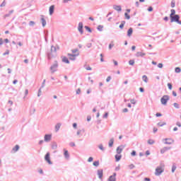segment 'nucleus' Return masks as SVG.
Masks as SVG:
<instances>
[{
	"label": "nucleus",
	"mask_w": 181,
	"mask_h": 181,
	"mask_svg": "<svg viewBox=\"0 0 181 181\" xmlns=\"http://www.w3.org/2000/svg\"><path fill=\"white\" fill-rule=\"evenodd\" d=\"M163 172H165V164L160 163V165L156 168L155 175L160 176Z\"/></svg>",
	"instance_id": "f257e3e1"
},
{
	"label": "nucleus",
	"mask_w": 181,
	"mask_h": 181,
	"mask_svg": "<svg viewBox=\"0 0 181 181\" xmlns=\"http://www.w3.org/2000/svg\"><path fill=\"white\" fill-rule=\"evenodd\" d=\"M57 52V49L56 48V47L52 45L51 47L50 52H47V57L49 60H50V59H53V57H55Z\"/></svg>",
	"instance_id": "f03ea898"
},
{
	"label": "nucleus",
	"mask_w": 181,
	"mask_h": 181,
	"mask_svg": "<svg viewBox=\"0 0 181 181\" xmlns=\"http://www.w3.org/2000/svg\"><path fill=\"white\" fill-rule=\"evenodd\" d=\"M57 69H59V62H57V61H54V62L52 64V65L49 68L51 74H54V73L57 71Z\"/></svg>",
	"instance_id": "7ed1b4c3"
},
{
	"label": "nucleus",
	"mask_w": 181,
	"mask_h": 181,
	"mask_svg": "<svg viewBox=\"0 0 181 181\" xmlns=\"http://www.w3.org/2000/svg\"><path fill=\"white\" fill-rule=\"evenodd\" d=\"M170 100V97L168 95H164L161 99L160 103L163 104V105H166L168 104V101Z\"/></svg>",
	"instance_id": "20e7f679"
},
{
	"label": "nucleus",
	"mask_w": 181,
	"mask_h": 181,
	"mask_svg": "<svg viewBox=\"0 0 181 181\" xmlns=\"http://www.w3.org/2000/svg\"><path fill=\"white\" fill-rule=\"evenodd\" d=\"M77 56H80L79 52H78L76 54H70V53L68 54L69 60H72V61L76 60V57H77Z\"/></svg>",
	"instance_id": "39448f33"
},
{
	"label": "nucleus",
	"mask_w": 181,
	"mask_h": 181,
	"mask_svg": "<svg viewBox=\"0 0 181 181\" xmlns=\"http://www.w3.org/2000/svg\"><path fill=\"white\" fill-rule=\"evenodd\" d=\"M45 160H46V162H47V163H49V165H53V163L52 162V160H50V153L47 152L45 156Z\"/></svg>",
	"instance_id": "423d86ee"
},
{
	"label": "nucleus",
	"mask_w": 181,
	"mask_h": 181,
	"mask_svg": "<svg viewBox=\"0 0 181 181\" xmlns=\"http://www.w3.org/2000/svg\"><path fill=\"white\" fill-rule=\"evenodd\" d=\"M180 16L179 15H175V18L172 19L171 23L176 22L178 23V25H181V21H180Z\"/></svg>",
	"instance_id": "0eeeda50"
},
{
	"label": "nucleus",
	"mask_w": 181,
	"mask_h": 181,
	"mask_svg": "<svg viewBox=\"0 0 181 181\" xmlns=\"http://www.w3.org/2000/svg\"><path fill=\"white\" fill-rule=\"evenodd\" d=\"M83 22H80L78 25V30L81 35H83L84 33V30H83Z\"/></svg>",
	"instance_id": "6e6552de"
},
{
	"label": "nucleus",
	"mask_w": 181,
	"mask_h": 181,
	"mask_svg": "<svg viewBox=\"0 0 181 181\" xmlns=\"http://www.w3.org/2000/svg\"><path fill=\"white\" fill-rule=\"evenodd\" d=\"M171 13L170 14V22H172V20L175 18H176V11L175 9H171L170 11Z\"/></svg>",
	"instance_id": "1a4fd4ad"
},
{
	"label": "nucleus",
	"mask_w": 181,
	"mask_h": 181,
	"mask_svg": "<svg viewBox=\"0 0 181 181\" xmlns=\"http://www.w3.org/2000/svg\"><path fill=\"white\" fill-rule=\"evenodd\" d=\"M45 142H50L52 141V134H45L44 136Z\"/></svg>",
	"instance_id": "9d476101"
},
{
	"label": "nucleus",
	"mask_w": 181,
	"mask_h": 181,
	"mask_svg": "<svg viewBox=\"0 0 181 181\" xmlns=\"http://www.w3.org/2000/svg\"><path fill=\"white\" fill-rule=\"evenodd\" d=\"M98 176L100 180H103V169L98 170Z\"/></svg>",
	"instance_id": "9b49d317"
},
{
	"label": "nucleus",
	"mask_w": 181,
	"mask_h": 181,
	"mask_svg": "<svg viewBox=\"0 0 181 181\" xmlns=\"http://www.w3.org/2000/svg\"><path fill=\"white\" fill-rule=\"evenodd\" d=\"M124 148H125V146H124L123 145L118 146L116 149L117 153H118V155H119V153H122Z\"/></svg>",
	"instance_id": "f8f14e48"
},
{
	"label": "nucleus",
	"mask_w": 181,
	"mask_h": 181,
	"mask_svg": "<svg viewBox=\"0 0 181 181\" xmlns=\"http://www.w3.org/2000/svg\"><path fill=\"white\" fill-rule=\"evenodd\" d=\"M116 176L117 173H114L112 175L109 177L108 181H117V178L115 177Z\"/></svg>",
	"instance_id": "ddd939ff"
},
{
	"label": "nucleus",
	"mask_w": 181,
	"mask_h": 181,
	"mask_svg": "<svg viewBox=\"0 0 181 181\" xmlns=\"http://www.w3.org/2000/svg\"><path fill=\"white\" fill-rule=\"evenodd\" d=\"M113 9L117 12H121L122 11V7L118 5H113Z\"/></svg>",
	"instance_id": "4468645a"
},
{
	"label": "nucleus",
	"mask_w": 181,
	"mask_h": 181,
	"mask_svg": "<svg viewBox=\"0 0 181 181\" xmlns=\"http://www.w3.org/2000/svg\"><path fill=\"white\" fill-rule=\"evenodd\" d=\"M40 22L42 23V28H45V26H46L47 25V22H46V20L45 19L44 16H41Z\"/></svg>",
	"instance_id": "2eb2a0df"
},
{
	"label": "nucleus",
	"mask_w": 181,
	"mask_h": 181,
	"mask_svg": "<svg viewBox=\"0 0 181 181\" xmlns=\"http://www.w3.org/2000/svg\"><path fill=\"white\" fill-rule=\"evenodd\" d=\"M164 141H165V142H164L165 145H172L173 144L172 139H165Z\"/></svg>",
	"instance_id": "dca6fc26"
},
{
	"label": "nucleus",
	"mask_w": 181,
	"mask_h": 181,
	"mask_svg": "<svg viewBox=\"0 0 181 181\" xmlns=\"http://www.w3.org/2000/svg\"><path fill=\"white\" fill-rule=\"evenodd\" d=\"M64 156L65 158V159H70V154H69V151L64 149Z\"/></svg>",
	"instance_id": "f3484780"
},
{
	"label": "nucleus",
	"mask_w": 181,
	"mask_h": 181,
	"mask_svg": "<svg viewBox=\"0 0 181 181\" xmlns=\"http://www.w3.org/2000/svg\"><path fill=\"white\" fill-rule=\"evenodd\" d=\"M136 57H144V56H146V53L138 52L135 54Z\"/></svg>",
	"instance_id": "a211bd4d"
},
{
	"label": "nucleus",
	"mask_w": 181,
	"mask_h": 181,
	"mask_svg": "<svg viewBox=\"0 0 181 181\" xmlns=\"http://www.w3.org/2000/svg\"><path fill=\"white\" fill-rule=\"evenodd\" d=\"M49 15L52 16L53 13H54V5L50 6L49 7Z\"/></svg>",
	"instance_id": "6ab92c4d"
},
{
	"label": "nucleus",
	"mask_w": 181,
	"mask_h": 181,
	"mask_svg": "<svg viewBox=\"0 0 181 181\" xmlns=\"http://www.w3.org/2000/svg\"><path fill=\"white\" fill-rule=\"evenodd\" d=\"M134 32V30L132 29V28H130L128 30H127V36L129 37H131V36H132V33Z\"/></svg>",
	"instance_id": "aec40b11"
},
{
	"label": "nucleus",
	"mask_w": 181,
	"mask_h": 181,
	"mask_svg": "<svg viewBox=\"0 0 181 181\" xmlns=\"http://www.w3.org/2000/svg\"><path fill=\"white\" fill-rule=\"evenodd\" d=\"M19 145H16L13 148L11 152H13L15 153V152H18L19 151Z\"/></svg>",
	"instance_id": "412c9836"
},
{
	"label": "nucleus",
	"mask_w": 181,
	"mask_h": 181,
	"mask_svg": "<svg viewBox=\"0 0 181 181\" xmlns=\"http://www.w3.org/2000/svg\"><path fill=\"white\" fill-rule=\"evenodd\" d=\"M63 63H66V64H70V61H69V59L66 57H64L62 58Z\"/></svg>",
	"instance_id": "4be33fe9"
},
{
	"label": "nucleus",
	"mask_w": 181,
	"mask_h": 181,
	"mask_svg": "<svg viewBox=\"0 0 181 181\" xmlns=\"http://www.w3.org/2000/svg\"><path fill=\"white\" fill-rule=\"evenodd\" d=\"M60 127H62V124L57 123L55 125V132H59V129H60Z\"/></svg>",
	"instance_id": "5701e85b"
},
{
	"label": "nucleus",
	"mask_w": 181,
	"mask_h": 181,
	"mask_svg": "<svg viewBox=\"0 0 181 181\" xmlns=\"http://www.w3.org/2000/svg\"><path fill=\"white\" fill-rule=\"evenodd\" d=\"M170 149V147H164L160 150V153H165L166 151H169Z\"/></svg>",
	"instance_id": "b1692460"
},
{
	"label": "nucleus",
	"mask_w": 181,
	"mask_h": 181,
	"mask_svg": "<svg viewBox=\"0 0 181 181\" xmlns=\"http://www.w3.org/2000/svg\"><path fill=\"white\" fill-rule=\"evenodd\" d=\"M114 145V138L110 139L109 141V147L112 148V146Z\"/></svg>",
	"instance_id": "393cba45"
},
{
	"label": "nucleus",
	"mask_w": 181,
	"mask_h": 181,
	"mask_svg": "<svg viewBox=\"0 0 181 181\" xmlns=\"http://www.w3.org/2000/svg\"><path fill=\"white\" fill-rule=\"evenodd\" d=\"M121 158H122V156L121 155H115V159H116V162H119V160H121Z\"/></svg>",
	"instance_id": "a878e982"
},
{
	"label": "nucleus",
	"mask_w": 181,
	"mask_h": 181,
	"mask_svg": "<svg viewBox=\"0 0 181 181\" xmlns=\"http://www.w3.org/2000/svg\"><path fill=\"white\" fill-rule=\"evenodd\" d=\"M97 29H98V30H99V32H103V29H104V25H99L97 27Z\"/></svg>",
	"instance_id": "bb28decb"
},
{
	"label": "nucleus",
	"mask_w": 181,
	"mask_h": 181,
	"mask_svg": "<svg viewBox=\"0 0 181 181\" xmlns=\"http://www.w3.org/2000/svg\"><path fill=\"white\" fill-rule=\"evenodd\" d=\"M52 149H57V143H56V142L52 143Z\"/></svg>",
	"instance_id": "cd10ccee"
},
{
	"label": "nucleus",
	"mask_w": 181,
	"mask_h": 181,
	"mask_svg": "<svg viewBox=\"0 0 181 181\" xmlns=\"http://www.w3.org/2000/svg\"><path fill=\"white\" fill-rule=\"evenodd\" d=\"M142 80L144 81V83H148V76H146V75H144L142 76Z\"/></svg>",
	"instance_id": "c85d7f7f"
},
{
	"label": "nucleus",
	"mask_w": 181,
	"mask_h": 181,
	"mask_svg": "<svg viewBox=\"0 0 181 181\" xmlns=\"http://www.w3.org/2000/svg\"><path fill=\"white\" fill-rule=\"evenodd\" d=\"M93 166H96V167L100 166V161H98V160L94 161L93 162Z\"/></svg>",
	"instance_id": "c756f323"
},
{
	"label": "nucleus",
	"mask_w": 181,
	"mask_h": 181,
	"mask_svg": "<svg viewBox=\"0 0 181 181\" xmlns=\"http://www.w3.org/2000/svg\"><path fill=\"white\" fill-rule=\"evenodd\" d=\"M99 149H100V151H105V148H104V146H103V144H100L98 146Z\"/></svg>",
	"instance_id": "7c9ffc66"
},
{
	"label": "nucleus",
	"mask_w": 181,
	"mask_h": 181,
	"mask_svg": "<svg viewBox=\"0 0 181 181\" xmlns=\"http://www.w3.org/2000/svg\"><path fill=\"white\" fill-rule=\"evenodd\" d=\"M129 64L130 66H134V64H135V61L134 59L129 60Z\"/></svg>",
	"instance_id": "2f4dec72"
},
{
	"label": "nucleus",
	"mask_w": 181,
	"mask_h": 181,
	"mask_svg": "<svg viewBox=\"0 0 181 181\" xmlns=\"http://www.w3.org/2000/svg\"><path fill=\"white\" fill-rule=\"evenodd\" d=\"M124 16L126 19H128V20L131 19V16H129L128 13H124Z\"/></svg>",
	"instance_id": "473e14b6"
},
{
	"label": "nucleus",
	"mask_w": 181,
	"mask_h": 181,
	"mask_svg": "<svg viewBox=\"0 0 181 181\" xmlns=\"http://www.w3.org/2000/svg\"><path fill=\"white\" fill-rule=\"evenodd\" d=\"M46 86V79H44L41 86V88H44V87Z\"/></svg>",
	"instance_id": "72a5a7b5"
},
{
	"label": "nucleus",
	"mask_w": 181,
	"mask_h": 181,
	"mask_svg": "<svg viewBox=\"0 0 181 181\" xmlns=\"http://www.w3.org/2000/svg\"><path fill=\"white\" fill-rule=\"evenodd\" d=\"M173 105H174L175 108H177V110H179V108H180V106L178 105L177 103H175L173 104Z\"/></svg>",
	"instance_id": "f704fd0d"
},
{
	"label": "nucleus",
	"mask_w": 181,
	"mask_h": 181,
	"mask_svg": "<svg viewBox=\"0 0 181 181\" xmlns=\"http://www.w3.org/2000/svg\"><path fill=\"white\" fill-rule=\"evenodd\" d=\"M85 29L89 32V33H91V28L87 25L85 26Z\"/></svg>",
	"instance_id": "c9c22d12"
},
{
	"label": "nucleus",
	"mask_w": 181,
	"mask_h": 181,
	"mask_svg": "<svg viewBox=\"0 0 181 181\" xmlns=\"http://www.w3.org/2000/svg\"><path fill=\"white\" fill-rule=\"evenodd\" d=\"M148 144H149V145H153V144H155V141L152 139H149L148 141Z\"/></svg>",
	"instance_id": "e433bc0d"
},
{
	"label": "nucleus",
	"mask_w": 181,
	"mask_h": 181,
	"mask_svg": "<svg viewBox=\"0 0 181 181\" xmlns=\"http://www.w3.org/2000/svg\"><path fill=\"white\" fill-rule=\"evenodd\" d=\"M40 95H42V88H40L37 93V97H40Z\"/></svg>",
	"instance_id": "4c0bfd02"
},
{
	"label": "nucleus",
	"mask_w": 181,
	"mask_h": 181,
	"mask_svg": "<svg viewBox=\"0 0 181 181\" xmlns=\"http://www.w3.org/2000/svg\"><path fill=\"white\" fill-rule=\"evenodd\" d=\"M157 125H158V127H163V125H166V122H163V123L158 122Z\"/></svg>",
	"instance_id": "58836bf2"
},
{
	"label": "nucleus",
	"mask_w": 181,
	"mask_h": 181,
	"mask_svg": "<svg viewBox=\"0 0 181 181\" xmlns=\"http://www.w3.org/2000/svg\"><path fill=\"white\" fill-rule=\"evenodd\" d=\"M181 69L180 67H176L175 68V73H180Z\"/></svg>",
	"instance_id": "ea45409f"
},
{
	"label": "nucleus",
	"mask_w": 181,
	"mask_h": 181,
	"mask_svg": "<svg viewBox=\"0 0 181 181\" xmlns=\"http://www.w3.org/2000/svg\"><path fill=\"white\" fill-rule=\"evenodd\" d=\"M175 0H172V1H171V8H175Z\"/></svg>",
	"instance_id": "a19ab883"
},
{
	"label": "nucleus",
	"mask_w": 181,
	"mask_h": 181,
	"mask_svg": "<svg viewBox=\"0 0 181 181\" xmlns=\"http://www.w3.org/2000/svg\"><path fill=\"white\" fill-rule=\"evenodd\" d=\"M72 53L74 54L75 53H78V49H75L71 50Z\"/></svg>",
	"instance_id": "79ce46f5"
},
{
	"label": "nucleus",
	"mask_w": 181,
	"mask_h": 181,
	"mask_svg": "<svg viewBox=\"0 0 181 181\" xmlns=\"http://www.w3.org/2000/svg\"><path fill=\"white\" fill-rule=\"evenodd\" d=\"M6 5V2H5V1H4L1 4L0 6H1V8H2V7H4V6H5Z\"/></svg>",
	"instance_id": "37998d69"
},
{
	"label": "nucleus",
	"mask_w": 181,
	"mask_h": 181,
	"mask_svg": "<svg viewBox=\"0 0 181 181\" xmlns=\"http://www.w3.org/2000/svg\"><path fill=\"white\" fill-rule=\"evenodd\" d=\"M112 47H114V44L113 43H110L109 45V50H111V49H112Z\"/></svg>",
	"instance_id": "c03bdc74"
},
{
	"label": "nucleus",
	"mask_w": 181,
	"mask_h": 181,
	"mask_svg": "<svg viewBox=\"0 0 181 181\" xmlns=\"http://www.w3.org/2000/svg\"><path fill=\"white\" fill-rule=\"evenodd\" d=\"M158 69H162V68L163 67V64L159 63V64H158Z\"/></svg>",
	"instance_id": "a18cd8bd"
},
{
	"label": "nucleus",
	"mask_w": 181,
	"mask_h": 181,
	"mask_svg": "<svg viewBox=\"0 0 181 181\" xmlns=\"http://www.w3.org/2000/svg\"><path fill=\"white\" fill-rule=\"evenodd\" d=\"M36 23H35V21H30V23H29L30 26H33Z\"/></svg>",
	"instance_id": "49530a36"
},
{
	"label": "nucleus",
	"mask_w": 181,
	"mask_h": 181,
	"mask_svg": "<svg viewBox=\"0 0 181 181\" xmlns=\"http://www.w3.org/2000/svg\"><path fill=\"white\" fill-rule=\"evenodd\" d=\"M175 170H176V166L175 165H173V167H172V173H174Z\"/></svg>",
	"instance_id": "de8ad7c7"
},
{
	"label": "nucleus",
	"mask_w": 181,
	"mask_h": 181,
	"mask_svg": "<svg viewBox=\"0 0 181 181\" xmlns=\"http://www.w3.org/2000/svg\"><path fill=\"white\" fill-rule=\"evenodd\" d=\"M91 46H93V44H91V43L86 44V47H88V49H90L91 47Z\"/></svg>",
	"instance_id": "09e8293b"
},
{
	"label": "nucleus",
	"mask_w": 181,
	"mask_h": 181,
	"mask_svg": "<svg viewBox=\"0 0 181 181\" xmlns=\"http://www.w3.org/2000/svg\"><path fill=\"white\" fill-rule=\"evenodd\" d=\"M106 81L107 83H110V81H111V76H107V78H106Z\"/></svg>",
	"instance_id": "8fccbe9b"
},
{
	"label": "nucleus",
	"mask_w": 181,
	"mask_h": 181,
	"mask_svg": "<svg viewBox=\"0 0 181 181\" xmlns=\"http://www.w3.org/2000/svg\"><path fill=\"white\" fill-rule=\"evenodd\" d=\"M130 103H131L132 104H136V102H135V99H131V100H130Z\"/></svg>",
	"instance_id": "3c124183"
},
{
	"label": "nucleus",
	"mask_w": 181,
	"mask_h": 181,
	"mask_svg": "<svg viewBox=\"0 0 181 181\" xmlns=\"http://www.w3.org/2000/svg\"><path fill=\"white\" fill-rule=\"evenodd\" d=\"M131 155H132V156H135L136 155V151H133L131 153Z\"/></svg>",
	"instance_id": "603ef678"
},
{
	"label": "nucleus",
	"mask_w": 181,
	"mask_h": 181,
	"mask_svg": "<svg viewBox=\"0 0 181 181\" xmlns=\"http://www.w3.org/2000/svg\"><path fill=\"white\" fill-rule=\"evenodd\" d=\"M168 88H169L170 90H172V83H168Z\"/></svg>",
	"instance_id": "864d4df0"
},
{
	"label": "nucleus",
	"mask_w": 181,
	"mask_h": 181,
	"mask_svg": "<svg viewBox=\"0 0 181 181\" xmlns=\"http://www.w3.org/2000/svg\"><path fill=\"white\" fill-rule=\"evenodd\" d=\"M129 169H134L135 168V165L134 164H131L129 165Z\"/></svg>",
	"instance_id": "5fc2aeb1"
},
{
	"label": "nucleus",
	"mask_w": 181,
	"mask_h": 181,
	"mask_svg": "<svg viewBox=\"0 0 181 181\" xmlns=\"http://www.w3.org/2000/svg\"><path fill=\"white\" fill-rule=\"evenodd\" d=\"M148 12H152L153 11V8L152 6L148 7Z\"/></svg>",
	"instance_id": "6e6d98bb"
},
{
	"label": "nucleus",
	"mask_w": 181,
	"mask_h": 181,
	"mask_svg": "<svg viewBox=\"0 0 181 181\" xmlns=\"http://www.w3.org/2000/svg\"><path fill=\"white\" fill-rule=\"evenodd\" d=\"M139 91L140 93H145V89H144V88H140Z\"/></svg>",
	"instance_id": "4d7b16f0"
},
{
	"label": "nucleus",
	"mask_w": 181,
	"mask_h": 181,
	"mask_svg": "<svg viewBox=\"0 0 181 181\" xmlns=\"http://www.w3.org/2000/svg\"><path fill=\"white\" fill-rule=\"evenodd\" d=\"M81 93V89L78 88V89L76 90V94H80Z\"/></svg>",
	"instance_id": "13d9d810"
},
{
	"label": "nucleus",
	"mask_w": 181,
	"mask_h": 181,
	"mask_svg": "<svg viewBox=\"0 0 181 181\" xmlns=\"http://www.w3.org/2000/svg\"><path fill=\"white\" fill-rule=\"evenodd\" d=\"M173 95L174 97H177V93H176V92L175 90L173 91Z\"/></svg>",
	"instance_id": "bf43d9fd"
},
{
	"label": "nucleus",
	"mask_w": 181,
	"mask_h": 181,
	"mask_svg": "<svg viewBox=\"0 0 181 181\" xmlns=\"http://www.w3.org/2000/svg\"><path fill=\"white\" fill-rule=\"evenodd\" d=\"M93 157H90V158L88 159V162H93Z\"/></svg>",
	"instance_id": "052dcab7"
},
{
	"label": "nucleus",
	"mask_w": 181,
	"mask_h": 181,
	"mask_svg": "<svg viewBox=\"0 0 181 181\" xmlns=\"http://www.w3.org/2000/svg\"><path fill=\"white\" fill-rule=\"evenodd\" d=\"M108 117V112L105 113L103 115V118H107Z\"/></svg>",
	"instance_id": "680f3d73"
},
{
	"label": "nucleus",
	"mask_w": 181,
	"mask_h": 181,
	"mask_svg": "<svg viewBox=\"0 0 181 181\" xmlns=\"http://www.w3.org/2000/svg\"><path fill=\"white\" fill-rule=\"evenodd\" d=\"M73 127L74 128V129H76L77 128V123H74Z\"/></svg>",
	"instance_id": "e2e57ef3"
},
{
	"label": "nucleus",
	"mask_w": 181,
	"mask_h": 181,
	"mask_svg": "<svg viewBox=\"0 0 181 181\" xmlns=\"http://www.w3.org/2000/svg\"><path fill=\"white\" fill-rule=\"evenodd\" d=\"M69 145L70 146H76V144H74V142H71Z\"/></svg>",
	"instance_id": "0e129e2a"
},
{
	"label": "nucleus",
	"mask_w": 181,
	"mask_h": 181,
	"mask_svg": "<svg viewBox=\"0 0 181 181\" xmlns=\"http://www.w3.org/2000/svg\"><path fill=\"white\" fill-rule=\"evenodd\" d=\"M122 112H128V108L123 109Z\"/></svg>",
	"instance_id": "69168bd1"
},
{
	"label": "nucleus",
	"mask_w": 181,
	"mask_h": 181,
	"mask_svg": "<svg viewBox=\"0 0 181 181\" xmlns=\"http://www.w3.org/2000/svg\"><path fill=\"white\" fill-rule=\"evenodd\" d=\"M176 125L177 126V127H181V123L180 122H177V123H176Z\"/></svg>",
	"instance_id": "338daca9"
},
{
	"label": "nucleus",
	"mask_w": 181,
	"mask_h": 181,
	"mask_svg": "<svg viewBox=\"0 0 181 181\" xmlns=\"http://www.w3.org/2000/svg\"><path fill=\"white\" fill-rule=\"evenodd\" d=\"M144 181H151V178L145 177Z\"/></svg>",
	"instance_id": "774afa93"
}]
</instances>
